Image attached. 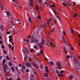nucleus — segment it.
I'll list each match as a JSON object with an SVG mask.
<instances>
[{
    "label": "nucleus",
    "mask_w": 80,
    "mask_h": 80,
    "mask_svg": "<svg viewBox=\"0 0 80 80\" xmlns=\"http://www.w3.org/2000/svg\"><path fill=\"white\" fill-rule=\"evenodd\" d=\"M64 52L65 53H67V50H66V48H64Z\"/></svg>",
    "instance_id": "26"
},
{
    "label": "nucleus",
    "mask_w": 80,
    "mask_h": 80,
    "mask_svg": "<svg viewBox=\"0 0 80 80\" xmlns=\"http://www.w3.org/2000/svg\"><path fill=\"white\" fill-rule=\"evenodd\" d=\"M50 64L51 65H53L54 63L53 62H50Z\"/></svg>",
    "instance_id": "31"
},
{
    "label": "nucleus",
    "mask_w": 80,
    "mask_h": 80,
    "mask_svg": "<svg viewBox=\"0 0 80 80\" xmlns=\"http://www.w3.org/2000/svg\"><path fill=\"white\" fill-rule=\"evenodd\" d=\"M58 77H61V74L60 73L58 74Z\"/></svg>",
    "instance_id": "49"
},
{
    "label": "nucleus",
    "mask_w": 80,
    "mask_h": 80,
    "mask_svg": "<svg viewBox=\"0 0 80 80\" xmlns=\"http://www.w3.org/2000/svg\"><path fill=\"white\" fill-rule=\"evenodd\" d=\"M0 58L1 59H2V58H3V57H2V56H0Z\"/></svg>",
    "instance_id": "61"
},
{
    "label": "nucleus",
    "mask_w": 80,
    "mask_h": 80,
    "mask_svg": "<svg viewBox=\"0 0 80 80\" xmlns=\"http://www.w3.org/2000/svg\"><path fill=\"white\" fill-rule=\"evenodd\" d=\"M61 40H63L64 43H66V42H65V38L63 36L61 37Z\"/></svg>",
    "instance_id": "9"
},
{
    "label": "nucleus",
    "mask_w": 80,
    "mask_h": 80,
    "mask_svg": "<svg viewBox=\"0 0 80 80\" xmlns=\"http://www.w3.org/2000/svg\"><path fill=\"white\" fill-rule=\"evenodd\" d=\"M63 34H64V35H66V33H65V31H63Z\"/></svg>",
    "instance_id": "55"
},
{
    "label": "nucleus",
    "mask_w": 80,
    "mask_h": 80,
    "mask_svg": "<svg viewBox=\"0 0 80 80\" xmlns=\"http://www.w3.org/2000/svg\"><path fill=\"white\" fill-rule=\"evenodd\" d=\"M15 69L16 70H18V68L17 67H15Z\"/></svg>",
    "instance_id": "60"
},
{
    "label": "nucleus",
    "mask_w": 80,
    "mask_h": 80,
    "mask_svg": "<svg viewBox=\"0 0 80 80\" xmlns=\"http://www.w3.org/2000/svg\"><path fill=\"white\" fill-rule=\"evenodd\" d=\"M3 67L4 68L3 70H7V69L8 68V67L7 66V65L6 64H4L3 65Z\"/></svg>",
    "instance_id": "4"
},
{
    "label": "nucleus",
    "mask_w": 80,
    "mask_h": 80,
    "mask_svg": "<svg viewBox=\"0 0 80 80\" xmlns=\"http://www.w3.org/2000/svg\"><path fill=\"white\" fill-rule=\"evenodd\" d=\"M59 72H59V70H56V73H57V74L59 73Z\"/></svg>",
    "instance_id": "44"
},
{
    "label": "nucleus",
    "mask_w": 80,
    "mask_h": 80,
    "mask_svg": "<svg viewBox=\"0 0 80 80\" xmlns=\"http://www.w3.org/2000/svg\"><path fill=\"white\" fill-rule=\"evenodd\" d=\"M32 65L34 67H35V68H38V66L36 64H35L34 63H32Z\"/></svg>",
    "instance_id": "8"
},
{
    "label": "nucleus",
    "mask_w": 80,
    "mask_h": 80,
    "mask_svg": "<svg viewBox=\"0 0 80 80\" xmlns=\"http://www.w3.org/2000/svg\"><path fill=\"white\" fill-rule=\"evenodd\" d=\"M30 42L31 43H35V42H37V45H38V47H42V45L41 44H40L39 42H38V39H37L36 38H34L33 37L32 38V39H30Z\"/></svg>",
    "instance_id": "1"
},
{
    "label": "nucleus",
    "mask_w": 80,
    "mask_h": 80,
    "mask_svg": "<svg viewBox=\"0 0 80 80\" xmlns=\"http://www.w3.org/2000/svg\"><path fill=\"white\" fill-rule=\"evenodd\" d=\"M3 71H4L5 75L7 76L8 75V74H7V72L6 70H3Z\"/></svg>",
    "instance_id": "19"
},
{
    "label": "nucleus",
    "mask_w": 80,
    "mask_h": 80,
    "mask_svg": "<svg viewBox=\"0 0 80 80\" xmlns=\"http://www.w3.org/2000/svg\"><path fill=\"white\" fill-rule=\"evenodd\" d=\"M52 47H54V48H56V47H57V46H56V45H53Z\"/></svg>",
    "instance_id": "48"
},
{
    "label": "nucleus",
    "mask_w": 80,
    "mask_h": 80,
    "mask_svg": "<svg viewBox=\"0 0 80 80\" xmlns=\"http://www.w3.org/2000/svg\"><path fill=\"white\" fill-rule=\"evenodd\" d=\"M54 30L55 29H54V28H52V30H51V32H54Z\"/></svg>",
    "instance_id": "41"
},
{
    "label": "nucleus",
    "mask_w": 80,
    "mask_h": 80,
    "mask_svg": "<svg viewBox=\"0 0 80 80\" xmlns=\"http://www.w3.org/2000/svg\"><path fill=\"white\" fill-rule=\"evenodd\" d=\"M70 49L71 50H73V47H71L70 48Z\"/></svg>",
    "instance_id": "46"
},
{
    "label": "nucleus",
    "mask_w": 80,
    "mask_h": 80,
    "mask_svg": "<svg viewBox=\"0 0 80 80\" xmlns=\"http://www.w3.org/2000/svg\"><path fill=\"white\" fill-rule=\"evenodd\" d=\"M76 71L77 72H80V69H76Z\"/></svg>",
    "instance_id": "36"
},
{
    "label": "nucleus",
    "mask_w": 80,
    "mask_h": 80,
    "mask_svg": "<svg viewBox=\"0 0 80 80\" xmlns=\"http://www.w3.org/2000/svg\"><path fill=\"white\" fill-rule=\"evenodd\" d=\"M2 62L3 63H5V62H6V60H5V59H4L3 60Z\"/></svg>",
    "instance_id": "30"
},
{
    "label": "nucleus",
    "mask_w": 80,
    "mask_h": 80,
    "mask_svg": "<svg viewBox=\"0 0 80 80\" xmlns=\"http://www.w3.org/2000/svg\"><path fill=\"white\" fill-rule=\"evenodd\" d=\"M6 13L7 14V16H8V17H9V16H10V12H9L8 11H6Z\"/></svg>",
    "instance_id": "15"
},
{
    "label": "nucleus",
    "mask_w": 80,
    "mask_h": 80,
    "mask_svg": "<svg viewBox=\"0 0 80 80\" xmlns=\"http://www.w3.org/2000/svg\"><path fill=\"white\" fill-rule=\"evenodd\" d=\"M11 69L12 71L13 72H15V70H14V68L13 67H12L11 68Z\"/></svg>",
    "instance_id": "20"
},
{
    "label": "nucleus",
    "mask_w": 80,
    "mask_h": 80,
    "mask_svg": "<svg viewBox=\"0 0 80 80\" xmlns=\"http://www.w3.org/2000/svg\"><path fill=\"white\" fill-rule=\"evenodd\" d=\"M18 0H12V2H14L15 1V2L17 3V4H18Z\"/></svg>",
    "instance_id": "14"
},
{
    "label": "nucleus",
    "mask_w": 80,
    "mask_h": 80,
    "mask_svg": "<svg viewBox=\"0 0 80 80\" xmlns=\"http://www.w3.org/2000/svg\"><path fill=\"white\" fill-rule=\"evenodd\" d=\"M49 45H50L51 46H53V42H51L50 43H49Z\"/></svg>",
    "instance_id": "18"
},
{
    "label": "nucleus",
    "mask_w": 80,
    "mask_h": 80,
    "mask_svg": "<svg viewBox=\"0 0 80 80\" xmlns=\"http://www.w3.org/2000/svg\"><path fill=\"white\" fill-rule=\"evenodd\" d=\"M9 42H12V39L11 38V39H9Z\"/></svg>",
    "instance_id": "56"
},
{
    "label": "nucleus",
    "mask_w": 80,
    "mask_h": 80,
    "mask_svg": "<svg viewBox=\"0 0 80 80\" xmlns=\"http://www.w3.org/2000/svg\"><path fill=\"white\" fill-rule=\"evenodd\" d=\"M56 64L58 68H61V65H60V62H57Z\"/></svg>",
    "instance_id": "5"
},
{
    "label": "nucleus",
    "mask_w": 80,
    "mask_h": 80,
    "mask_svg": "<svg viewBox=\"0 0 80 80\" xmlns=\"http://www.w3.org/2000/svg\"><path fill=\"white\" fill-rule=\"evenodd\" d=\"M34 74L35 75H36L37 74V72H34Z\"/></svg>",
    "instance_id": "51"
},
{
    "label": "nucleus",
    "mask_w": 80,
    "mask_h": 80,
    "mask_svg": "<svg viewBox=\"0 0 80 80\" xmlns=\"http://www.w3.org/2000/svg\"><path fill=\"white\" fill-rule=\"evenodd\" d=\"M9 39H11V38H12V36H9Z\"/></svg>",
    "instance_id": "57"
},
{
    "label": "nucleus",
    "mask_w": 80,
    "mask_h": 80,
    "mask_svg": "<svg viewBox=\"0 0 80 80\" xmlns=\"http://www.w3.org/2000/svg\"><path fill=\"white\" fill-rule=\"evenodd\" d=\"M34 48H35L36 49H38V48H37V45L34 46Z\"/></svg>",
    "instance_id": "29"
},
{
    "label": "nucleus",
    "mask_w": 80,
    "mask_h": 80,
    "mask_svg": "<svg viewBox=\"0 0 80 80\" xmlns=\"http://www.w3.org/2000/svg\"><path fill=\"white\" fill-rule=\"evenodd\" d=\"M70 31L72 33H73L74 31L73 29L70 28Z\"/></svg>",
    "instance_id": "21"
},
{
    "label": "nucleus",
    "mask_w": 80,
    "mask_h": 80,
    "mask_svg": "<svg viewBox=\"0 0 80 80\" xmlns=\"http://www.w3.org/2000/svg\"><path fill=\"white\" fill-rule=\"evenodd\" d=\"M22 68L23 70H25L26 69V67H25V65L24 64H22Z\"/></svg>",
    "instance_id": "11"
},
{
    "label": "nucleus",
    "mask_w": 80,
    "mask_h": 80,
    "mask_svg": "<svg viewBox=\"0 0 80 80\" xmlns=\"http://www.w3.org/2000/svg\"><path fill=\"white\" fill-rule=\"evenodd\" d=\"M35 8L36 10H39V8H38V4L36 5V6Z\"/></svg>",
    "instance_id": "16"
},
{
    "label": "nucleus",
    "mask_w": 80,
    "mask_h": 80,
    "mask_svg": "<svg viewBox=\"0 0 80 80\" xmlns=\"http://www.w3.org/2000/svg\"><path fill=\"white\" fill-rule=\"evenodd\" d=\"M53 20V19L52 18H50L49 19L48 21V22H51V21H52Z\"/></svg>",
    "instance_id": "28"
},
{
    "label": "nucleus",
    "mask_w": 80,
    "mask_h": 80,
    "mask_svg": "<svg viewBox=\"0 0 80 80\" xmlns=\"http://www.w3.org/2000/svg\"><path fill=\"white\" fill-rule=\"evenodd\" d=\"M8 63L9 65L10 66V67H12V63H11L10 62H9Z\"/></svg>",
    "instance_id": "25"
},
{
    "label": "nucleus",
    "mask_w": 80,
    "mask_h": 80,
    "mask_svg": "<svg viewBox=\"0 0 80 80\" xmlns=\"http://www.w3.org/2000/svg\"><path fill=\"white\" fill-rule=\"evenodd\" d=\"M28 38H31L32 36H31L30 35H29L28 36Z\"/></svg>",
    "instance_id": "45"
},
{
    "label": "nucleus",
    "mask_w": 80,
    "mask_h": 80,
    "mask_svg": "<svg viewBox=\"0 0 80 80\" xmlns=\"http://www.w3.org/2000/svg\"><path fill=\"white\" fill-rule=\"evenodd\" d=\"M51 40L52 41V42H54V39H53V38H51Z\"/></svg>",
    "instance_id": "52"
},
{
    "label": "nucleus",
    "mask_w": 80,
    "mask_h": 80,
    "mask_svg": "<svg viewBox=\"0 0 80 80\" xmlns=\"http://www.w3.org/2000/svg\"><path fill=\"white\" fill-rule=\"evenodd\" d=\"M33 77H34V76L33 75V74H31V76L30 80H34V78H33Z\"/></svg>",
    "instance_id": "7"
},
{
    "label": "nucleus",
    "mask_w": 80,
    "mask_h": 80,
    "mask_svg": "<svg viewBox=\"0 0 80 80\" xmlns=\"http://www.w3.org/2000/svg\"><path fill=\"white\" fill-rule=\"evenodd\" d=\"M66 58H70V56L69 55H67V56H66Z\"/></svg>",
    "instance_id": "42"
},
{
    "label": "nucleus",
    "mask_w": 80,
    "mask_h": 80,
    "mask_svg": "<svg viewBox=\"0 0 80 80\" xmlns=\"http://www.w3.org/2000/svg\"><path fill=\"white\" fill-rule=\"evenodd\" d=\"M25 65L28 68H30L32 66V65L30 62H28L27 63H25Z\"/></svg>",
    "instance_id": "3"
},
{
    "label": "nucleus",
    "mask_w": 80,
    "mask_h": 80,
    "mask_svg": "<svg viewBox=\"0 0 80 80\" xmlns=\"http://www.w3.org/2000/svg\"><path fill=\"white\" fill-rule=\"evenodd\" d=\"M11 47H12V45H11V44H9V48H11Z\"/></svg>",
    "instance_id": "53"
},
{
    "label": "nucleus",
    "mask_w": 80,
    "mask_h": 80,
    "mask_svg": "<svg viewBox=\"0 0 80 80\" xmlns=\"http://www.w3.org/2000/svg\"><path fill=\"white\" fill-rule=\"evenodd\" d=\"M44 76L46 77H48V74L47 73H44Z\"/></svg>",
    "instance_id": "22"
},
{
    "label": "nucleus",
    "mask_w": 80,
    "mask_h": 80,
    "mask_svg": "<svg viewBox=\"0 0 80 80\" xmlns=\"http://www.w3.org/2000/svg\"><path fill=\"white\" fill-rule=\"evenodd\" d=\"M69 77L70 78H74V77L72 75L70 76Z\"/></svg>",
    "instance_id": "35"
},
{
    "label": "nucleus",
    "mask_w": 80,
    "mask_h": 80,
    "mask_svg": "<svg viewBox=\"0 0 80 80\" xmlns=\"http://www.w3.org/2000/svg\"><path fill=\"white\" fill-rule=\"evenodd\" d=\"M61 3L63 5V6H65V7H66V6H67V4L64 2L62 3V2H61Z\"/></svg>",
    "instance_id": "17"
},
{
    "label": "nucleus",
    "mask_w": 80,
    "mask_h": 80,
    "mask_svg": "<svg viewBox=\"0 0 80 80\" xmlns=\"http://www.w3.org/2000/svg\"><path fill=\"white\" fill-rule=\"evenodd\" d=\"M43 51L41 49H40V54H41V55L42 54H43Z\"/></svg>",
    "instance_id": "24"
},
{
    "label": "nucleus",
    "mask_w": 80,
    "mask_h": 80,
    "mask_svg": "<svg viewBox=\"0 0 80 80\" xmlns=\"http://www.w3.org/2000/svg\"><path fill=\"white\" fill-rule=\"evenodd\" d=\"M45 69L46 70V72H49L48 68V67L47 66L45 67Z\"/></svg>",
    "instance_id": "12"
},
{
    "label": "nucleus",
    "mask_w": 80,
    "mask_h": 80,
    "mask_svg": "<svg viewBox=\"0 0 80 80\" xmlns=\"http://www.w3.org/2000/svg\"><path fill=\"white\" fill-rule=\"evenodd\" d=\"M54 22L55 25H57V21H56V20H54Z\"/></svg>",
    "instance_id": "37"
},
{
    "label": "nucleus",
    "mask_w": 80,
    "mask_h": 80,
    "mask_svg": "<svg viewBox=\"0 0 80 80\" xmlns=\"http://www.w3.org/2000/svg\"><path fill=\"white\" fill-rule=\"evenodd\" d=\"M28 20H29V22H32V19H31V18H28Z\"/></svg>",
    "instance_id": "23"
},
{
    "label": "nucleus",
    "mask_w": 80,
    "mask_h": 80,
    "mask_svg": "<svg viewBox=\"0 0 80 80\" xmlns=\"http://www.w3.org/2000/svg\"><path fill=\"white\" fill-rule=\"evenodd\" d=\"M7 33V35H9V34H10V32H8Z\"/></svg>",
    "instance_id": "63"
},
{
    "label": "nucleus",
    "mask_w": 80,
    "mask_h": 80,
    "mask_svg": "<svg viewBox=\"0 0 80 80\" xmlns=\"http://www.w3.org/2000/svg\"><path fill=\"white\" fill-rule=\"evenodd\" d=\"M45 43V40H42V42H41V43H40V44H41L42 46V45H44Z\"/></svg>",
    "instance_id": "13"
},
{
    "label": "nucleus",
    "mask_w": 80,
    "mask_h": 80,
    "mask_svg": "<svg viewBox=\"0 0 80 80\" xmlns=\"http://www.w3.org/2000/svg\"><path fill=\"white\" fill-rule=\"evenodd\" d=\"M41 18V17L40 16H38L37 17V18H38V19L39 18Z\"/></svg>",
    "instance_id": "54"
},
{
    "label": "nucleus",
    "mask_w": 80,
    "mask_h": 80,
    "mask_svg": "<svg viewBox=\"0 0 80 80\" xmlns=\"http://www.w3.org/2000/svg\"><path fill=\"white\" fill-rule=\"evenodd\" d=\"M63 72H64V71L63 70H61L60 72V73H63Z\"/></svg>",
    "instance_id": "39"
},
{
    "label": "nucleus",
    "mask_w": 80,
    "mask_h": 80,
    "mask_svg": "<svg viewBox=\"0 0 80 80\" xmlns=\"http://www.w3.org/2000/svg\"><path fill=\"white\" fill-rule=\"evenodd\" d=\"M11 23L12 25H15V24L13 23V21H12L11 22Z\"/></svg>",
    "instance_id": "34"
},
{
    "label": "nucleus",
    "mask_w": 80,
    "mask_h": 80,
    "mask_svg": "<svg viewBox=\"0 0 80 80\" xmlns=\"http://www.w3.org/2000/svg\"><path fill=\"white\" fill-rule=\"evenodd\" d=\"M78 45L80 46V38L79 39V43L78 44Z\"/></svg>",
    "instance_id": "64"
},
{
    "label": "nucleus",
    "mask_w": 80,
    "mask_h": 80,
    "mask_svg": "<svg viewBox=\"0 0 80 80\" xmlns=\"http://www.w3.org/2000/svg\"><path fill=\"white\" fill-rule=\"evenodd\" d=\"M11 49L12 50H14V48L13 47H11Z\"/></svg>",
    "instance_id": "50"
},
{
    "label": "nucleus",
    "mask_w": 80,
    "mask_h": 80,
    "mask_svg": "<svg viewBox=\"0 0 80 80\" xmlns=\"http://www.w3.org/2000/svg\"><path fill=\"white\" fill-rule=\"evenodd\" d=\"M74 64L75 65V66L76 67V68H80V66L78 65V61L76 59L74 60Z\"/></svg>",
    "instance_id": "2"
},
{
    "label": "nucleus",
    "mask_w": 80,
    "mask_h": 80,
    "mask_svg": "<svg viewBox=\"0 0 80 80\" xmlns=\"http://www.w3.org/2000/svg\"><path fill=\"white\" fill-rule=\"evenodd\" d=\"M6 57V58H7V60H9V57H8V56H7Z\"/></svg>",
    "instance_id": "38"
},
{
    "label": "nucleus",
    "mask_w": 80,
    "mask_h": 80,
    "mask_svg": "<svg viewBox=\"0 0 80 80\" xmlns=\"http://www.w3.org/2000/svg\"><path fill=\"white\" fill-rule=\"evenodd\" d=\"M52 7H55V4H52V5L50 6L51 8H52Z\"/></svg>",
    "instance_id": "33"
},
{
    "label": "nucleus",
    "mask_w": 80,
    "mask_h": 80,
    "mask_svg": "<svg viewBox=\"0 0 80 80\" xmlns=\"http://www.w3.org/2000/svg\"><path fill=\"white\" fill-rule=\"evenodd\" d=\"M2 49H5V47L3 45L2 46Z\"/></svg>",
    "instance_id": "43"
},
{
    "label": "nucleus",
    "mask_w": 80,
    "mask_h": 80,
    "mask_svg": "<svg viewBox=\"0 0 80 80\" xmlns=\"http://www.w3.org/2000/svg\"><path fill=\"white\" fill-rule=\"evenodd\" d=\"M30 51L31 52H33V49H30Z\"/></svg>",
    "instance_id": "47"
},
{
    "label": "nucleus",
    "mask_w": 80,
    "mask_h": 80,
    "mask_svg": "<svg viewBox=\"0 0 80 80\" xmlns=\"http://www.w3.org/2000/svg\"><path fill=\"white\" fill-rule=\"evenodd\" d=\"M77 17V15H76V14H75L74 15V18H75V17Z\"/></svg>",
    "instance_id": "58"
},
{
    "label": "nucleus",
    "mask_w": 80,
    "mask_h": 80,
    "mask_svg": "<svg viewBox=\"0 0 80 80\" xmlns=\"http://www.w3.org/2000/svg\"><path fill=\"white\" fill-rule=\"evenodd\" d=\"M17 80H21V79L19 78H18L17 79Z\"/></svg>",
    "instance_id": "62"
},
{
    "label": "nucleus",
    "mask_w": 80,
    "mask_h": 80,
    "mask_svg": "<svg viewBox=\"0 0 80 80\" xmlns=\"http://www.w3.org/2000/svg\"><path fill=\"white\" fill-rule=\"evenodd\" d=\"M32 2L33 0H30L29 5H30V6H32Z\"/></svg>",
    "instance_id": "10"
},
{
    "label": "nucleus",
    "mask_w": 80,
    "mask_h": 80,
    "mask_svg": "<svg viewBox=\"0 0 80 80\" xmlns=\"http://www.w3.org/2000/svg\"><path fill=\"white\" fill-rule=\"evenodd\" d=\"M1 7L2 8V10H3L4 9H3V5L2 4L1 5Z\"/></svg>",
    "instance_id": "27"
},
{
    "label": "nucleus",
    "mask_w": 80,
    "mask_h": 80,
    "mask_svg": "<svg viewBox=\"0 0 80 80\" xmlns=\"http://www.w3.org/2000/svg\"><path fill=\"white\" fill-rule=\"evenodd\" d=\"M26 72H29V69H27L26 70Z\"/></svg>",
    "instance_id": "40"
},
{
    "label": "nucleus",
    "mask_w": 80,
    "mask_h": 80,
    "mask_svg": "<svg viewBox=\"0 0 80 80\" xmlns=\"http://www.w3.org/2000/svg\"><path fill=\"white\" fill-rule=\"evenodd\" d=\"M3 51L4 54H7V52L6 51H5V50L4 49L3 50Z\"/></svg>",
    "instance_id": "32"
},
{
    "label": "nucleus",
    "mask_w": 80,
    "mask_h": 80,
    "mask_svg": "<svg viewBox=\"0 0 80 80\" xmlns=\"http://www.w3.org/2000/svg\"><path fill=\"white\" fill-rule=\"evenodd\" d=\"M47 24L48 25H50V23H49V22H48V21L47 22Z\"/></svg>",
    "instance_id": "59"
},
{
    "label": "nucleus",
    "mask_w": 80,
    "mask_h": 80,
    "mask_svg": "<svg viewBox=\"0 0 80 80\" xmlns=\"http://www.w3.org/2000/svg\"><path fill=\"white\" fill-rule=\"evenodd\" d=\"M25 50L28 54H29L30 53V52H29V51L27 48H25Z\"/></svg>",
    "instance_id": "6"
}]
</instances>
